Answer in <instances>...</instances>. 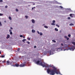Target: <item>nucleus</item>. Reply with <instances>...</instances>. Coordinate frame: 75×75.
<instances>
[{
	"label": "nucleus",
	"instance_id": "41",
	"mask_svg": "<svg viewBox=\"0 0 75 75\" xmlns=\"http://www.w3.org/2000/svg\"><path fill=\"white\" fill-rule=\"evenodd\" d=\"M64 38H67V36H64Z\"/></svg>",
	"mask_w": 75,
	"mask_h": 75
},
{
	"label": "nucleus",
	"instance_id": "32",
	"mask_svg": "<svg viewBox=\"0 0 75 75\" xmlns=\"http://www.w3.org/2000/svg\"><path fill=\"white\" fill-rule=\"evenodd\" d=\"M68 36L69 37H71V35L69 34L68 35Z\"/></svg>",
	"mask_w": 75,
	"mask_h": 75
},
{
	"label": "nucleus",
	"instance_id": "4",
	"mask_svg": "<svg viewBox=\"0 0 75 75\" xmlns=\"http://www.w3.org/2000/svg\"><path fill=\"white\" fill-rule=\"evenodd\" d=\"M11 67H19V64H18L16 63L15 65H11Z\"/></svg>",
	"mask_w": 75,
	"mask_h": 75
},
{
	"label": "nucleus",
	"instance_id": "53",
	"mask_svg": "<svg viewBox=\"0 0 75 75\" xmlns=\"http://www.w3.org/2000/svg\"><path fill=\"white\" fill-rule=\"evenodd\" d=\"M73 47H74V46H73Z\"/></svg>",
	"mask_w": 75,
	"mask_h": 75
},
{
	"label": "nucleus",
	"instance_id": "23",
	"mask_svg": "<svg viewBox=\"0 0 75 75\" xmlns=\"http://www.w3.org/2000/svg\"><path fill=\"white\" fill-rule=\"evenodd\" d=\"M8 7V6H5V8H7Z\"/></svg>",
	"mask_w": 75,
	"mask_h": 75
},
{
	"label": "nucleus",
	"instance_id": "33",
	"mask_svg": "<svg viewBox=\"0 0 75 75\" xmlns=\"http://www.w3.org/2000/svg\"><path fill=\"white\" fill-rule=\"evenodd\" d=\"M27 39H28V41H30V38H28Z\"/></svg>",
	"mask_w": 75,
	"mask_h": 75
},
{
	"label": "nucleus",
	"instance_id": "46",
	"mask_svg": "<svg viewBox=\"0 0 75 75\" xmlns=\"http://www.w3.org/2000/svg\"><path fill=\"white\" fill-rule=\"evenodd\" d=\"M10 29H11V30H12V29H13V28L11 27H10Z\"/></svg>",
	"mask_w": 75,
	"mask_h": 75
},
{
	"label": "nucleus",
	"instance_id": "38",
	"mask_svg": "<svg viewBox=\"0 0 75 75\" xmlns=\"http://www.w3.org/2000/svg\"><path fill=\"white\" fill-rule=\"evenodd\" d=\"M72 16V14H70V16L71 17V16Z\"/></svg>",
	"mask_w": 75,
	"mask_h": 75
},
{
	"label": "nucleus",
	"instance_id": "49",
	"mask_svg": "<svg viewBox=\"0 0 75 75\" xmlns=\"http://www.w3.org/2000/svg\"><path fill=\"white\" fill-rule=\"evenodd\" d=\"M71 17L72 18H73V16H71Z\"/></svg>",
	"mask_w": 75,
	"mask_h": 75
},
{
	"label": "nucleus",
	"instance_id": "8",
	"mask_svg": "<svg viewBox=\"0 0 75 75\" xmlns=\"http://www.w3.org/2000/svg\"><path fill=\"white\" fill-rule=\"evenodd\" d=\"M32 22L33 23H35V21L34 19H32Z\"/></svg>",
	"mask_w": 75,
	"mask_h": 75
},
{
	"label": "nucleus",
	"instance_id": "24",
	"mask_svg": "<svg viewBox=\"0 0 75 75\" xmlns=\"http://www.w3.org/2000/svg\"><path fill=\"white\" fill-rule=\"evenodd\" d=\"M56 26H57V27H58L59 28V25H58L57 24H56Z\"/></svg>",
	"mask_w": 75,
	"mask_h": 75
},
{
	"label": "nucleus",
	"instance_id": "16",
	"mask_svg": "<svg viewBox=\"0 0 75 75\" xmlns=\"http://www.w3.org/2000/svg\"><path fill=\"white\" fill-rule=\"evenodd\" d=\"M51 25H55V23H51Z\"/></svg>",
	"mask_w": 75,
	"mask_h": 75
},
{
	"label": "nucleus",
	"instance_id": "7",
	"mask_svg": "<svg viewBox=\"0 0 75 75\" xmlns=\"http://www.w3.org/2000/svg\"><path fill=\"white\" fill-rule=\"evenodd\" d=\"M10 38V35H8L7 37L6 38V39H8Z\"/></svg>",
	"mask_w": 75,
	"mask_h": 75
},
{
	"label": "nucleus",
	"instance_id": "50",
	"mask_svg": "<svg viewBox=\"0 0 75 75\" xmlns=\"http://www.w3.org/2000/svg\"><path fill=\"white\" fill-rule=\"evenodd\" d=\"M1 54V52L0 51V54Z\"/></svg>",
	"mask_w": 75,
	"mask_h": 75
},
{
	"label": "nucleus",
	"instance_id": "40",
	"mask_svg": "<svg viewBox=\"0 0 75 75\" xmlns=\"http://www.w3.org/2000/svg\"><path fill=\"white\" fill-rule=\"evenodd\" d=\"M37 33L39 34H40V32H39V31H37Z\"/></svg>",
	"mask_w": 75,
	"mask_h": 75
},
{
	"label": "nucleus",
	"instance_id": "22",
	"mask_svg": "<svg viewBox=\"0 0 75 75\" xmlns=\"http://www.w3.org/2000/svg\"><path fill=\"white\" fill-rule=\"evenodd\" d=\"M25 17L26 18H28V16H25Z\"/></svg>",
	"mask_w": 75,
	"mask_h": 75
},
{
	"label": "nucleus",
	"instance_id": "31",
	"mask_svg": "<svg viewBox=\"0 0 75 75\" xmlns=\"http://www.w3.org/2000/svg\"><path fill=\"white\" fill-rule=\"evenodd\" d=\"M3 15L2 13H0V16H1Z\"/></svg>",
	"mask_w": 75,
	"mask_h": 75
},
{
	"label": "nucleus",
	"instance_id": "37",
	"mask_svg": "<svg viewBox=\"0 0 75 75\" xmlns=\"http://www.w3.org/2000/svg\"><path fill=\"white\" fill-rule=\"evenodd\" d=\"M59 7H60V8H63V7H62V6H60Z\"/></svg>",
	"mask_w": 75,
	"mask_h": 75
},
{
	"label": "nucleus",
	"instance_id": "45",
	"mask_svg": "<svg viewBox=\"0 0 75 75\" xmlns=\"http://www.w3.org/2000/svg\"><path fill=\"white\" fill-rule=\"evenodd\" d=\"M34 48H37V46H34Z\"/></svg>",
	"mask_w": 75,
	"mask_h": 75
},
{
	"label": "nucleus",
	"instance_id": "44",
	"mask_svg": "<svg viewBox=\"0 0 75 75\" xmlns=\"http://www.w3.org/2000/svg\"><path fill=\"white\" fill-rule=\"evenodd\" d=\"M0 2H3V1L2 0H0Z\"/></svg>",
	"mask_w": 75,
	"mask_h": 75
},
{
	"label": "nucleus",
	"instance_id": "30",
	"mask_svg": "<svg viewBox=\"0 0 75 75\" xmlns=\"http://www.w3.org/2000/svg\"><path fill=\"white\" fill-rule=\"evenodd\" d=\"M68 20H70V19H71V18H70V17H68Z\"/></svg>",
	"mask_w": 75,
	"mask_h": 75
},
{
	"label": "nucleus",
	"instance_id": "17",
	"mask_svg": "<svg viewBox=\"0 0 75 75\" xmlns=\"http://www.w3.org/2000/svg\"><path fill=\"white\" fill-rule=\"evenodd\" d=\"M65 46L66 47H68V45L67 44H65Z\"/></svg>",
	"mask_w": 75,
	"mask_h": 75
},
{
	"label": "nucleus",
	"instance_id": "54",
	"mask_svg": "<svg viewBox=\"0 0 75 75\" xmlns=\"http://www.w3.org/2000/svg\"><path fill=\"white\" fill-rule=\"evenodd\" d=\"M0 62H1V61H0Z\"/></svg>",
	"mask_w": 75,
	"mask_h": 75
},
{
	"label": "nucleus",
	"instance_id": "28",
	"mask_svg": "<svg viewBox=\"0 0 75 75\" xmlns=\"http://www.w3.org/2000/svg\"><path fill=\"white\" fill-rule=\"evenodd\" d=\"M20 37H21V38H22V37H23V35H20Z\"/></svg>",
	"mask_w": 75,
	"mask_h": 75
},
{
	"label": "nucleus",
	"instance_id": "39",
	"mask_svg": "<svg viewBox=\"0 0 75 75\" xmlns=\"http://www.w3.org/2000/svg\"><path fill=\"white\" fill-rule=\"evenodd\" d=\"M12 30H9V32H11V31H12Z\"/></svg>",
	"mask_w": 75,
	"mask_h": 75
},
{
	"label": "nucleus",
	"instance_id": "42",
	"mask_svg": "<svg viewBox=\"0 0 75 75\" xmlns=\"http://www.w3.org/2000/svg\"><path fill=\"white\" fill-rule=\"evenodd\" d=\"M2 62H3V63H5V62H6L4 61H2Z\"/></svg>",
	"mask_w": 75,
	"mask_h": 75
},
{
	"label": "nucleus",
	"instance_id": "10",
	"mask_svg": "<svg viewBox=\"0 0 75 75\" xmlns=\"http://www.w3.org/2000/svg\"><path fill=\"white\" fill-rule=\"evenodd\" d=\"M26 41V39H24L22 40L23 42H24V41Z\"/></svg>",
	"mask_w": 75,
	"mask_h": 75
},
{
	"label": "nucleus",
	"instance_id": "26",
	"mask_svg": "<svg viewBox=\"0 0 75 75\" xmlns=\"http://www.w3.org/2000/svg\"><path fill=\"white\" fill-rule=\"evenodd\" d=\"M0 26H1L2 25V24H1V22L0 21Z\"/></svg>",
	"mask_w": 75,
	"mask_h": 75
},
{
	"label": "nucleus",
	"instance_id": "13",
	"mask_svg": "<svg viewBox=\"0 0 75 75\" xmlns=\"http://www.w3.org/2000/svg\"><path fill=\"white\" fill-rule=\"evenodd\" d=\"M5 57V55H2L1 56V58H4V57Z\"/></svg>",
	"mask_w": 75,
	"mask_h": 75
},
{
	"label": "nucleus",
	"instance_id": "43",
	"mask_svg": "<svg viewBox=\"0 0 75 75\" xmlns=\"http://www.w3.org/2000/svg\"><path fill=\"white\" fill-rule=\"evenodd\" d=\"M61 45L62 46H63V45H64V44H63V43L61 44Z\"/></svg>",
	"mask_w": 75,
	"mask_h": 75
},
{
	"label": "nucleus",
	"instance_id": "18",
	"mask_svg": "<svg viewBox=\"0 0 75 75\" xmlns=\"http://www.w3.org/2000/svg\"><path fill=\"white\" fill-rule=\"evenodd\" d=\"M72 43L74 45H75V42H72Z\"/></svg>",
	"mask_w": 75,
	"mask_h": 75
},
{
	"label": "nucleus",
	"instance_id": "5",
	"mask_svg": "<svg viewBox=\"0 0 75 75\" xmlns=\"http://www.w3.org/2000/svg\"><path fill=\"white\" fill-rule=\"evenodd\" d=\"M69 50H70V51H74V50H75V49L73 47H69Z\"/></svg>",
	"mask_w": 75,
	"mask_h": 75
},
{
	"label": "nucleus",
	"instance_id": "19",
	"mask_svg": "<svg viewBox=\"0 0 75 75\" xmlns=\"http://www.w3.org/2000/svg\"><path fill=\"white\" fill-rule=\"evenodd\" d=\"M40 35H42V32L40 33Z\"/></svg>",
	"mask_w": 75,
	"mask_h": 75
},
{
	"label": "nucleus",
	"instance_id": "20",
	"mask_svg": "<svg viewBox=\"0 0 75 75\" xmlns=\"http://www.w3.org/2000/svg\"><path fill=\"white\" fill-rule=\"evenodd\" d=\"M44 27L45 28H48V27L47 26H45Z\"/></svg>",
	"mask_w": 75,
	"mask_h": 75
},
{
	"label": "nucleus",
	"instance_id": "6",
	"mask_svg": "<svg viewBox=\"0 0 75 75\" xmlns=\"http://www.w3.org/2000/svg\"><path fill=\"white\" fill-rule=\"evenodd\" d=\"M25 66V64H21L19 65V67H24Z\"/></svg>",
	"mask_w": 75,
	"mask_h": 75
},
{
	"label": "nucleus",
	"instance_id": "52",
	"mask_svg": "<svg viewBox=\"0 0 75 75\" xmlns=\"http://www.w3.org/2000/svg\"><path fill=\"white\" fill-rule=\"evenodd\" d=\"M34 8H35V7H34Z\"/></svg>",
	"mask_w": 75,
	"mask_h": 75
},
{
	"label": "nucleus",
	"instance_id": "15",
	"mask_svg": "<svg viewBox=\"0 0 75 75\" xmlns=\"http://www.w3.org/2000/svg\"><path fill=\"white\" fill-rule=\"evenodd\" d=\"M54 53H53V52H51V51L50 52V54H51H51H53Z\"/></svg>",
	"mask_w": 75,
	"mask_h": 75
},
{
	"label": "nucleus",
	"instance_id": "11",
	"mask_svg": "<svg viewBox=\"0 0 75 75\" xmlns=\"http://www.w3.org/2000/svg\"><path fill=\"white\" fill-rule=\"evenodd\" d=\"M32 33H35V31L34 30H32Z\"/></svg>",
	"mask_w": 75,
	"mask_h": 75
},
{
	"label": "nucleus",
	"instance_id": "2",
	"mask_svg": "<svg viewBox=\"0 0 75 75\" xmlns=\"http://www.w3.org/2000/svg\"><path fill=\"white\" fill-rule=\"evenodd\" d=\"M35 64L37 65H40L41 66H42L43 67H48V66H46L45 65V63H43L41 61H40L39 60L38 61L35 62Z\"/></svg>",
	"mask_w": 75,
	"mask_h": 75
},
{
	"label": "nucleus",
	"instance_id": "27",
	"mask_svg": "<svg viewBox=\"0 0 75 75\" xmlns=\"http://www.w3.org/2000/svg\"><path fill=\"white\" fill-rule=\"evenodd\" d=\"M53 23H55V20H53L52 21Z\"/></svg>",
	"mask_w": 75,
	"mask_h": 75
},
{
	"label": "nucleus",
	"instance_id": "14",
	"mask_svg": "<svg viewBox=\"0 0 75 75\" xmlns=\"http://www.w3.org/2000/svg\"><path fill=\"white\" fill-rule=\"evenodd\" d=\"M9 20H11L12 19L11 18V17H10V16H9Z\"/></svg>",
	"mask_w": 75,
	"mask_h": 75
},
{
	"label": "nucleus",
	"instance_id": "36",
	"mask_svg": "<svg viewBox=\"0 0 75 75\" xmlns=\"http://www.w3.org/2000/svg\"><path fill=\"white\" fill-rule=\"evenodd\" d=\"M67 40H69V38H66Z\"/></svg>",
	"mask_w": 75,
	"mask_h": 75
},
{
	"label": "nucleus",
	"instance_id": "29",
	"mask_svg": "<svg viewBox=\"0 0 75 75\" xmlns=\"http://www.w3.org/2000/svg\"><path fill=\"white\" fill-rule=\"evenodd\" d=\"M10 34H11V35H12V34H13V33H12V32H10Z\"/></svg>",
	"mask_w": 75,
	"mask_h": 75
},
{
	"label": "nucleus",
	"instance_id": "21",
	"mask_svg": "<svg viewBox=\"0 0 75 75\" xmlns=\"http://www.w3.org/2000/svg\"><path fill=\"white\" fill-rule=\"evenodd\" d=\"M52 41L53 42H55V43L56 42V41H55V40H52Z\"/></svg>",
	"mask_w": 75,
	"mask_h": 75
},
{
	"label": "nucleus",
	"instance_id": "48",
	"mask_svg": "<svg viewBox=\"0 0 75 75\" xmlns=\"http://www.w3.org/2000/svg\"><path fill=\"white\" fill-rule=\"evenodd\" d=\"M32 10H34V8L33 7L32 8Z\"/></svg>",
	"mask_w": 75,
	"mask_h": 75
},
{
	"label": "nucleus",
	"instance_id": "3",
	"mask_svg": "<svg viewBox=\"0 0 75 75\" xmlns=\"http://www.w3.org/2000/svg\"><path fill=\"white\" fill-rule=\"evenodd\" d=\"M6 62H7L6 64L8 65H11V66L13 65V64H12V62H10V61H9V60L7 61Z\"/></svg>",
	"mask_w": 75,
	"mask_h": 75
},
{
	"label": "nucleus",
	"instance_id": "51",
	"mask_svg": "<svg viewBox=\"0 0 75 75\" xmlns=\"http://www.w3.org/2000/svg\"><path fill=\"white\" fill-rule=\"evenodd\" d=\"M35 5V4H34L33 5Z\"/></svg>",
	"mask_w": 75,
	"mask_h": 75
},
{
	"label": "nucleus",
	"instance_id": "25",
	"mask_svg": "<svg viewBox=\"0 0 75 75\" xmlns=\"http://www.w3.org/2000/svg\"><path fill=\"white\" fill-rule=\"evenodd\" d=\"M20 50V48H18L17 50V51H19Z\"/></svg>",
	"mask_w": 75,
	"mask_h": 75
},
{
	"label": "nucleus",
	"instance_id": "12",
	"mask_svg": "<svg viewBox=\"0 0 75 75\" xmlns=\"http://www.w3.org/2000/svg\"><path fill=\"white\" fill-rule=\"evenodd\" d=\"M55 31H58V29H57V28H55Z\"/></svg>",
	"mask_w": 75,
	"mask_h": 75
},
{
	"label": "nucleus",
	"instance_id": "34",
	"mask_svg": "<svg viewBox=\"0 0 75 75\" xmlns=\"http://www.w3.org/2000/svg\"><path fill=\"white\" fill-rule=\"evenodd\" d=\"M27 43L28 44H30V42H27Z\"/></svg>",
	"mask_w": 75,
	"mask_h": 75
},
{
	"label": "nucleus",
	"instance_id": "47",
	"mask_svg": "<svg viewBox=\"0 0 75 75\" xmlns=\"http://www.w3.org/2000/svg\"><path fill=\"white\" fill-rule=\"evenodd\" d=\"M23 38H25V36H23Z\"/></svg>",
	"mask_w": 75,
	"mask_h": 75
},
{
	"label": "nucleus",
	"instance_id": "35",
	"mask_svg": "<svg viewBox=\"0 0 75 75\" xmlns=\"http://www.w3.org/2000/svg\"><path fill=\"white\" fill-rule=\"evenodd\" d=\"M16 11H18V9H16Z\"/></svg>",
	"mask_w": 75,
	"mask_h": 75
},
{
	"label": "nucleus",
	"instance_id": "9",
	"mask_svg": "<svg viewBox=\"0 0 75 75\" xmlns=\"http://www.w3.org/2000/svg\"><path fill=\"white\" fill-rule=\"evenodd\" d=\"M74 25V24L72 23H71L69 24V25H70V26H73V25Z\"/></svg>",
	"mask_w": 75,
	"mask_h": 75
},
{
	"label": "nucleus",
	"instance_id": "1",
	"mask_svg": "<svg viewBox=\"0 0 75 75\" xmlns=\"http://www.w3.org/2000/svg\"><path fill=\"white\" fill-rule=\"evenodd\" d=\"M46 66H48V67L47 68H48V67H51L53 69H54V70L52 69H47V71L48 74H50V75H54L55 74H56L57 75H58V74H61V73H60V72L59 71H58L57 70V68H55V67H54L53 66H50L48 65H47Z\"/></svg>",
	"mask_w": 75,
	"mask_h": 75
}]
</instances>
